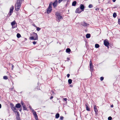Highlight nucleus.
Masks as SVG:
<instances>
[{
  "label": "nucleus",
  "mask_w": 120,
  "mask_h": 120,
  "mask_svg": "<svg viewBox=\"0 0 120 120\" xmlns=\"http://www.w3.org/2000/svg\"><path fill=\"white\" fill-rule=\"evenodd\" d=\"M21 107V105L19 103H18L16 105L15 107L17 108H20Z\"/></svg>",
  "instance_id": "11"
},
{
  "label": "nucleus",
  "mask_w": 120,
  "mask_h": 120,
  "mask_svg": "<svg viewBox=\"0 0 120 120\" xmlns=\"http://www.w3.org/2000/svg\"><path fill=\"white\" fill-rule=\"evenodd\" d=\"M104 44L105 46L108 47L109 46V43L107 40H105L104 41Z\"/></svg>",
  "instance_id": "5"
},
{
  "label": "nucleus",
  "mask_w": 120,
  "mask_h": 120,
  "mask_svg": "<svg viewBox=\"0 0 120 120\" xmlns=\"http://www.w3.org/2000/svg\"><path fill=\"white\" fill-rule=\"evenodd\" d=\"M64 117L63 116H60V120H63V119Z\"/></svg>",
  "instance_id": "34"
},
{
  "label": "nucleus",
  "mask_w": 120,
  "mask_h": 120,
  "mask_svg": "<svg viewBox=\"0 0 120 120\" xmlns=\"http://www.w3.org/2000/svg\"><path fill=\"white\" fill-rule=\"evenodd\" d=\"M70 86L71 87H72V85H70Z\"/></svg>",
  "instance_id": "54"
},
{
  "label": "nucleus",
  "mask_w": 120,
  "mask_h": 120,
  "mask_svg": "<svg viewBox=\"0 0 120 120\" xmlns=\"http://www.w3.org/2000/svg\"><path fill=\"white\" fill-rule=\"evenodd\" d=\"M14 9V7L13 6H12L10 8V16L11 15L12 13L13 12V10Z\"/></svg>",
  "instance_id": "6"
},
{
  "label": "nucleus",
  "mask_w": 120,
  "mask_h": 120,
  "mask_svg": "<svg viewBox=\"0 0 120 120\" xmlns=\"http://www.w3.org/2000/svg\"><path fill=\"white\" fill-rule=\"evenodd\" d=\"M93 66L92 63H90V66Z\"/></svg>",
  "instance_id": "49"
},
{
  "label": "nucleus",
  "mask_w": 120,
  "mask_h": 120,
  "mask_svg": "<svg viewBox=\"0 0 120 120\" xmlns=\"http://www.w3.org/2000/svg\"><path fill=\"white\" fill-rule=\"evenodd\" d=\"M112 117L111 116H110L108 118V120H111L112 119Z\"/></svg>",
  "instance_id": "31"
},
{
  "label": "nucleus",
  "mask_w": 120,
  "mask_h": 120,
  "mask_svg": "<svg viewBox=\"0 0 120 120\" xmlns=\"http://www.w3.org/2000/svg\"><path fill=\"white\" fill-rule=\"evenodd\" d=\"M59 114L58 113H57L56 115L55 118L56 119H57L59 117Z\"/></svg>",
  "instance_id": "16"
},
{
  "label": "nucleus",
  "mask_w": 120,
  "mask_h": 120,
  "mask_svg": "<svg viewBox=\"0 0 120 120\" xmlns=\"http://www.w3.org/2000/svg\"><path fill=\"white\" fill-rule=\"evenodd\" d=\"M75 12L76 13H79L81 12V11H80V9L79 8H77Z\"/></svg>",
  "instance_id": "12"
},
{
  "label": "nucleus",
  "mask_w": 120,
  "mask_h": 120,
  "mask_svg": "<svg viewBox=\"0 0 120 120\" xmlns=\"http://www.w3.org/2000/svg\"><path fill=\"white\" fill-rule=\"evenodd\" d=\"M33 44L34 45L36 44V42L35 41H34L33 42Z\"/></svg>",
  "instance_id": "41"
},
{
  "label": "nucleus",
  "mask_w": 120,
  "mask_h": 120,
  "mask_svg": "<svg viewBox=\"0 0 120 120\" xmlns=\"http://www.w3.org/2000/svg\"><path fill=\"white\" fill-rule=\"evenodd\" d=\"M55 15L56 20L58 22H59L61 19H63L62 16H61V14L58 12H56Z\"/></svg>",
  "instance_id": "2"
},
{
  "label": "nucleus",
  "mask_w": 120,
  "mask_h": 120,
  "mask_svg": "<svg viewBox=\"0 0 120 120\" xmlns=\"http://www.w3.org/2000/svg\"><path fill=\"white\" fill-rule=\"evenodd\" d=\"M86 105V110L88 111H90V109L87 106V105Z\"/></svg>",
  "instance_id": "21"
},
{
  "label": "nucleus",
  "mask_w": 120,
  "mask_h": 120,
  "mask_svg": "<svg viewBox=\"0 0 120 120\" xmlns=\"http://www.w3.org/2000/svg\"><path fill=\"white\" fill-rule=\"evenodd\" d=\"M93 7V5L92 4H90V5H89L88 6L89 8H91L92 7Z\"/></svg>",
  "instance_id": "28"
},
{
  "label": "nucleus",
  "mask_w": 120,
  "mask_h": 120,
  "mask_svg": "<svg viewBox=\"0 0 120 120\" xmlns=\"http://www.w3.org/2000/svg\"><path fill=\"white\" fill-rule=\"evenodd\" d=\"M90 34H87L86 35V38H89L90 37Z\"/></svg>",
  "instance_id": "18"
},
{
  "label": "nucleus",
  "mask_w": 120,
  "mask_h": 120,
  "mask_svg": "<svg viewBox=\"0 0 120 120\" xmlns=\"http://www.w3.org/2000/svg\"><path fill=\"white\" fill-rule=\"evenodd\" d=\"M52 4H49V7L47 9V13L49 14L50 13L52 9Z\"/></svg>",
  "instance_id": "3"
},
{
  "label": "nucleus",
  "mask_w": 120,
  "mask_h": 120,
  "mask_svg": "<svg viewBox=\"0 0 120 120\" xmlns=\"http://www.w3.org/2000/svg\"><path fill=\"white\" fill-rule=\"evenodd\" d=\"M29 107L30 108V109H31V110L32 112L34 111V109H33L30 106H29Z\"/></svg>",
  "instance_id": "38"
},
{
  "label": "nucleus",
  "mask_w": 120,
  "mask_h": 120,
  "mask_svg": "<svg viewBox=\"0 0 120 120\" xmlns=\"http://www.w3.org/2000/svg\"><path fill=\"white\" fill-rule=\"evenodd\" d=\"M23 110H27V108L26 107L25 105L23 106H22Z\"/></svg>",
  "instance_id": "20"
},
{
  "label": "nucleus",
  "mask_w": 120,
  "mask_h": 120,
  "mask_svg": "<svg viewBox=\"0 0 120 120\" xmlns=\"http://www.w3.org/2000/svg\"><path fill=\"white\" fill-rule=\"evenodd\" d=\"M37 28V30L38 31H39L41 29V28L39 27H36Z\"/></svg>",
  "instance_id": "30"
},
{
  "label": "nucleus",
  "mask_w": 120,
  "mask_h": 120,
  "mask_svg": "<svg viewBox=\"0 0 120 120\" xmlns=\"http://www.w3.org/2000/svg\"><path fill=\"white\" fill-rule=\"evenodd\" d=\"M33 37H34V38H36L37 39V40H38V36L37 34L34 32H33Z\"/></svg>",
  "instance_id": "10"
},
{
  "label": "nucleus",
  "mask_w": 120,
  "mask_h": 120,
  "mask_svg": "<svg viewBox=\"0 0 120 120\" xmlns=\"http://www.w3.org/2000/svg\"><path fill=\"white\" fill-rule=\"evenodd\" d=\"M14 87L13 86H12V87H11V88L10 89V90L11 91H12Z\"/></svg>",
  "instance_id": "37"
},
{
  "label": "nucleus",
  "mask_w": 120,
  "mask_h": 120,
  "mask_svg": "<svg viewBox=\"0 0 120 120\" xmlns=\"http://www.w3.org/2000/svg\"><path fill=\"white\" fill-rule=\"evenodd\" d=\"M53 98V97L52 96H51L50 98V100H51V99H52Z\"/></svg>",
  "instance_id": "48"
},
{
  "label": "nucleus",
  "mask_w": 120,
  "mask_h": 120,
  "mask_svg": "<svg viewBox=\"0 0 120 120\" xmlns=\"http://www.w3.org/2000/svg\"><path fill=\"white\" fill-rule=\"evenodd\" d=\"M84 5L82 4H81L80 5V8L82 10H83V11L84 9Z\"/></svg>",
  "instance_id": "13"
},
{
  "label": "nucleus",
  "mask_w": 120,
  "mask_h": 120,
  "mask_svg": "<svg viewBox=\"0 0 120 120\" xmlns=\"http://www.w3.org/2000/svg\"><path fill=\"white\" fill-rule=\"evenodd\" d=\"M16 24L17 25L16 21H14L11 23V25L12 26V28L14 29L17 27V25L15 26V25Z\"/></svg>",
  "instance_id": "4"
},
{
  "label": "nucleus",
  "mask_w": 120,
  "mask_h": 120,
  "mask_svg": "<svg viewBox=\"0 0 120 120\" xmlns=\"http://www.w3.org/2000/svg\"><path fill=\"white\" fill-rule=\"evenodd\" d=\"M17 37L18 38H19L21 37V35L19 33H18L17 35Z\"/></svg>",
  "instance_id": "24"
},
{
  "label": "nucleus",
  "mask_w": 120,
  "mask_h": 120,
  "mask_svg": "<svg viewBox=\"0 0 120 120\" xmlns=\"http://www.w3.org/2000/svg\"><path fill=\"white\" fill-rule=\"evenodd\" d=\"M100 80L101 81H102L104 79V78L103 77H101L100 78Z\"/></svg>",
  "instance_id": "36"
},
{
  "label": "nucleus",
  "mask_w": 120,
  "mask_h": 120,
  "mask_svg": "<svg viewBox=\"0 0 120 120\" xmlns=\"http://www.w3.org/2000/svg\"><path fill=\"white\" fill-rule=\"evenodd\" d=\"M15 112H16L17 113V114L18 115V116H19V112H17V111H16Z\"/></svg>",
  "instance_id": "42"
},
{
  "label": "nucleus",
  "mask_w": 120,
  "mask_h": 120,
  "mask_svg": "<svg viewBox=\"0 0 120 120\" xmlns=\"http://www.w3.org/2000/svg\"><path fill=\"white\" fill-rule=\"evenodd\" d=\"M92 63V61L91 60H90V63Z\"/></svg>",
  "instance_id": "55"
},
{
  "label": "nucleus",
  "mask_w": 120,
  "mask_h": 120,
  "mask_svg": "<svg viewBox=\"0 0 120 120\" xmlns=\"http://www.w3.org/2000/svg\"><path fill=\"white\" fill-rule=\"evenodd\" d=\"M97 106H96L95 105L94 107V111L95 112L96 115H98V111L97 108Z\"/></svg>",
  "instance_id": "7"
},
{
  "label": "nucleus",
  "mask_w": 120,
  "mask_h": 120,
  "mask_svg": "<svg viewBox=\"0 0 120 120\" xmlns=\"http://www.w3.org/2000/svg\"><path fill=\"white\" fill-rule=\"evenodd\" d=\"M33 114L34 116H35L37 115L36 114V112L34 111H33Z\"/></svg>",
  "instance_id": "27"
},
{
  "label": "nucleus",
  "mask_w": 120,
  "mask_h": 120,
  "mask_svg": "<svg viewBox=\"0 0 120 120\" xmlns=\"http://www.w3.org/2000/svg\"><path fill=\"white\" fill-rule=\"evenodd\" d=\"M81 25L84 26H88L89 25V24L86 23L85 22H82Z\"/></svg>",
  "instance_id": "8"
},
{
  "label": "nucleus",
  "mask_w": 120,
  "mask_h": 120,
  "mask_svg": "<svg viewBox=\"0 0 120 120\" xmlns=\"http://www.w3.org/2000/svg\"><path fill=\"white\" fill-rule=\"evenodd\" d=\"M93 66H90V70H92L93 69Z\"/></svg>",
  "instance_id": "32"
},
{
  "label": "nucleus",
  "mask_w": 120,
  "mask_h": 120,
  "mask_svg": "<svg viewBox=\"0 0 120 120\" xmlns=\"http://www.w3.org/2000/svg\"><path fill=\"white\" fill-rule=\"evenodd\" d=\"M95 10L96 11H98L99 10V9L98 8H95Z\"/></svg>",
  "instance_id": "43"
},
{
  "label": "nucleus",
  "mask_w": 120,
  "mask_h": 120,
  "mask_svg": "<svg viewBox=\"0 0 120 120\" xmlns=\"http://www.w3.org/2000/svg\"><path fill=\"white\" fill-rule=\"evenodd\" d=\"M70 76V75L69 74H68L67 75V77L68 78Z\"/></svg>",
  "instance_id": "46"
},
{
  "label": "nucleus",
  "mask_w": 120,
  "mask_h": 120,
  "mask_svg": "<svg viewBox=\"0 0 120 120\" xmlns=\"http://www.w3.org/2000/svg\"><path fill=\"white\" fill-rule=\"evenodd\" d=\"M112 1L113 2H115L116 1V0H112Z\"/></svg>",
  "instance_id": "52"
},
{
  "label": "nucleus",
  "mask_w": 120,
  "mask_h": 120,
  "mask_svg": "<svg viewBox=\"0 0 120 120\" xmlns=\"http://www.w3.org/2000/svg\"><path fill=\"white\" fill-rule=\"evenodd\" d=\"M63 99L65 101H67V98H64Z\"/></svg>",
  "instance_id": "45"
},
{
  "label": "nucleus",
  "mask_w": 120,
  "mask_h": 120,
  "mask_svg": "<svg viewBox=\"0 0 120 120\" xmlns=\"http://www.w3.org/2000/svg\"><path fill=\"white\" fill-rule=\"evenodd\" d=\"M12 109V110L13 111H14L15 112L16 111H15V110H17V109L15 107H13L12 108H11Z\"/></svg>",
  "instance_id": "19"
},
{
  "label": "nucleus",
  "mask_w": 120,
  "mask_h": 120,
  "mask_svg": "<svg viewBox=\"0 0 120 120\" xmlns=\"http://www.w3.org/2000/svg\"><path fill=\"white\" fill-rule=\"evenodd\" d=\"M21 104L22 105V106H23L24 105H25L24 104L23 102L22 101H21Z\"/></svg>",
  "instance_id": "33"
},
{
  "label": "nucleus",
  "mask_w": 120,
  "mask_h": 120,
  "mask_svg": "<svg viewBox=\"0 0 120 120\" xmlns=\"http://www.w3.org/2000/svg\"><path fill=\"white\" fill-rule=\"evenodd\" d=\"M10 106L11 107V108H12L14 107V105L13 104L11 103L10 104Z\"/></svg>",
  "instance_id": "29"
},
{
  "label": "nucleus",
  "mask_w": 120,
  "mask_h": 120,
  "mask_svg": "<svg viewBox=\"0 0 120 120\" xmlns=\"http://www.w3.org/2000/svg\"><path fill=\"white\" fill-rule=\"evenodd\" d=\"M116 16V13L115 12L113 13V17L115 18Z\"/></svg>",
  "instance_id": "26"
},
{
  "label": "nucleus",
  "mask_w": 120,
  "mask_h": 120,
  "mask_svg": "<svg viewBox=\"0 0 120 120\" xmlns=\"http://www.w3.org/2000/svg\"><path fill=\"white\" fill-rule=\"evenodd\" d=\"M118 23L119 24H120V19H118Z\"/></svg>",
  "instance_id": "40"
},
{
  "label": "nucleus",
  "mask_w": 120,
  "mask_h": 120,
  "mask_svg": "<svg viewBox=\"0 0 120 120\" xmlns=\"http://www.w3.org/2000/svg\"><path fill=\"white\" fill-rule=\"evenodd\" d=\"M22 108H21L20 109H19V111H20V112H21V111H22Z\"/></svg>",
  "instance_id": "50"
},
{
  "label": "nucleus",
  "mask_w": 120,
  "mask_h": 120,
  "mask_svg": "<svg viewBox=\"0 0 120 120\" xmlns=\"http://www.w3.org/2000/svg\"><path fill=\"white\" fill-rule=\"evenodd\" d=\"M17 120H20V117L19 116H17L16 117Z\"/></svg>",
  "instance_id": "35"
},
{
  "label": "nucleus",
  "mask_w": 120,
  "mask_h": 120,
  "mask_svg": "<svg viewBox=\"0 0 120 120\" xmlns=\"http://www.w3.org/2000/svg\"><path fill=\"white\" fill-rule=\"evenodd\" d=\"M1 105L0 104V108H1Z\"/></svg>",
  "instance_id": "53"
},
{
  "label": "nucleus",
  "mask_w": 120,
  "mask_h": 120,
  "mask_svg": "<svg viewBox=\"0 0 120 120\" xmlns=\"http://www.w3.org/2000/svg\"><path fill=\"white\" fill-rule=\"evenodd\" d=\"M3 78V79L5 80H7L8 79V76H4Z\"/></svg>",
  "instance_id": "25"
},
{
  "label": "nucleus",
  "mask_w": 120,
  "mask_h": 120,
  "mask_svg": "<svg viewBox=\"0 0 120 120\" xmlns=\"http://www.w3.org/2000/svg\"><path fill=\"white\" fill-rule=\"evenodd\" d=\"M77 2H76L75 1H74L72 3V5L73 6H75Z\"/></svg>",
  "instance_id": "17"
},
{
  "label": "nucleus",
  "mask_w": 120,
  "mask_h": 120,
  "mask_svg": "<svg viewBox=\"0 0 120 120\" xmlns=\"http://www.w3.org/2000/svg\"><path fill=\"white\" fill-rule=\"evenodd\" d=\"M71 51L70 49L69 48H67L66 49V52L67 53H69Z\"/></svg>",
  "instance_id": "14"
},
{
  "label": "nucleus",
  "mask_w": 120,
  "mask_h": 120,
  "mask_svg": "<svg viewBox=\"0 0 120 120\" xmlns=\"http://www.w3.org/2000/svg\"><path fill=\"white\" fill-rule=\"evenodd\" d=\"M30 39L31 40H37L36 38H34V37H33V36L30 37Z\"/></svg>",
  "instance_id": "15"
},
{
  "label": "nucleus",
  "mask_w": 120,
  "mask_h": 120,
  "mask_svg": "<svg viewBox=\"0 0 120 120\" xmlns=\"http://www.w3.org/2000/svg\"><path fill=\"white\" fill-rule=\"evenodd\" d=\"M58 1L57 0H56L52 4V5L54 8H55L57 6Z\"/></svg>",
  "instance_id": "9"
},
{
  "label": "nucleus",
  "mask_w": 120,
  "mask_h": 120,
  "mask_svg": "<svg viewBox=\"0 0 120 120\" xmlns=\"http://www.w3.org/2000/svg\"><path fill=\"white\" fill-rule=\"evenodd\" d=\"M11 65H12V67L11 69H12V70H13V68L14 67V65H12V64H11Z\"/></svg>",
  "instance_id": "47"
},
{
  "label": "nucleus",
  "mask_w": 120,
  "mask_h": 120,
  "mask_svg": "<svg viewBox=\"0 0 120 120\" xmlns=\"http://www.w3.org/2000/svg\"><path fill=\"white\" fill-rule=\"evenodd\" d=\"M22 0H18L15 4V10L16 11H18L20 8L21 2Z\"/></svg>",
  "instance_id": "1"
},
{
  "label": "nucleus",
  "mask_w": 120,
  "mask_h": 120,
  "mask_svg": "<svg viewBox=\"0 0 120 120\" xmlns=\"http://www.w3.org/2000/svg\"><path fill=\"white\" fill-rule=\"evenodd\" d=\"M35 118L36 120H37L38 119V117L37 115L35 116Z\"/></svg>",
  "instance_id": "39"
},
{
  "label": "nucleus",
  "mask_w": 120,
  "mask_h": 120,
  "mask_svg": "<svg viewBox=\"0 0 120 120\" xmlns=\"http://www.w3.org/2000/svg\"><path fill=\"white\" fill-rule=\"evenodd\" d=\"M72 82V80L71 79H69L68 80V82L69 84H71Z\"/></svg>",
  "instance_id": "23"
},
{
  "label": "nucleus",
  "mask_w": 120,
  "mask_h": 120,
  "mask_svg": "<svg viewBox=\"0 0 120 120\" xmlns=\"http://www.w3.org/2000/svg\"><path fill=\"white\" fill-rule=\"evenodd\" d=\"M95 47L96 48H98L99 47V45L98 44H96L95 45Z\"/></svg>",
  "instance_id": "22"
},
{
  "label": "nucleus",
  "mask_w": 120,
  "mask_h": 120,
  "mask_svg": "<svg viewBox=\"0 0 120 120\" xmlns=\"http://www.w3.org/2000/svg\"><path fill=\"white\" fill-rule=\"evenodd\" d=\"M113 107V105H111V108H112Z\"/></svg>",
  "instance_id": "51"
},
{
  "label": "nucleus",
  "mask_w": 120,
  "mask_h": 120,
  "mask_svg": "<svg viewBox=\"0 0 120 120\" xmlns=\"http://www.w3.org/2000/svg\"><path fill=\"white\" fill-rule=\"evenodd\" d=\"M62 0H59L58 2L59 3H60Z\"/></svg>",
  "instance_id": "44"
}]
</instances>
